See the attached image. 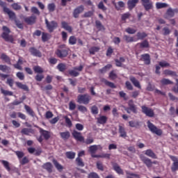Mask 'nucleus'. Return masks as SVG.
Listing matches in <instances>:
<instances>
[{
    "label": "nucleus",
    "mask_w": 178,
    "mask_h": 178,
    "mask_svg": "<svg viewBox=\"0 0 178 178\" xmlns=\"http://www.w3.org/2000/svg\"><path fill=\"white\" fill-rule=\"evenodd\" d=\"M2 30L3 33L1 35V38H3V40L6 42L13 43L15 39H13V36L12 35H9L10 34V29L6 26H3Z\"/></svg>",
    "instance_id": "nucleus-1"
},
{
    "label": "nucleus",
    "mask_w": 178,
    "mask_h": 178,
    "mask_svg": "<svg viewBox=\"0 0 178 178\" xmlns=\"http://www.w3.org/2000/svg\"><path fill=\"white\" fill-rule=\"evenodd\" d=\"M69 48L65 47V46H60L59 49H58L55 51V54L60 59H63V58H66L69 55Z\"/></svg>",
    "instance_id": "nucleus-2"
},
{
    "label": "nucleus",
    "mask_w": 178,
    "mask_h": 178,
    "mask_svg": "<svg viewBox=\"0 0 178 178\" xmlns=\"http://www.w3.org/2000/svg\"><path fill=\"white\" fill-rule=\"evenodd\" d=\"M147 127H148L149 131H151V133H152L153 134H156V136H162V134L163 133L162 129L157 128V127L155 126V124H152V122H151L150 121H147Z\"/></svg>",
    "instance_id": "nucleus-3"
},
{
    "label": "nucleus",
    "mask_w": 178,
    "mask_h": 178,
    "mask_svg": "<svg viewBox=\"0 0 178 178\" xmlns=\"http://www.w3.org/2000/svg\"><path fill=\"white\" fill-rule=\"evenodd\" d=\"M91 101V96L87 94L79 95L77 97V102L79 104H83L84 105H88Z\"/></svg>",
    "instance_id": "nucleus-4"
},
{
    "label": "nucleus",
    "mask_w": 178,
    "mask_h": 178,
    "mask_svg": "<svg viewBox=\"0 0 178 178\" xmlns=\"http://www.w3.org/2000/svg\"><path fill=\"white\" fill-rule=\"evenodd\" d=\"M139 158L147 168H152V165H156V161H152L149 158L144 156L143 154H140Z\"/></svg>",
    "instance_id": "nucleus-5"
},
{
    "label": "nucleus",
    "mask_w": 178,
    "mask_h": 178,
    "mask_svg": "<svg viewBox=\"0 0 178 178\" xmlns=\"http://www.w3.org/2000/svg\"><path fill=\"white\" fill-rule=\"evenodd\" d=\"M83 69L84 66L81 65L79 67H74V70H69L68 73L72 77H77L78 76H80V72H83Z\"/></svg>",
    "instance_id": "nucleus-6"
},
{
    "label": "nucleus",
    "mask_w": 178,
    "mask_h": 178,
    "mask_svg": "<svg viewBox=\"0 0 178 178\" xmlns=\"http://www.w3.org/2000/svg\"><path fill=\"white\" fill-rule=\"evenodd\" d=\"M142 6H143L146 12H149L152 9H154V3L151 0H140Z\"/></svg>",
    "instance_id": "nucleus-7"
},
{
    "label": "nucleus",
    "mask_w": 178,
    "mask_h": 178,
    "mask_svg": "<svg viewBox=\"0 0 178 178\" xmlns=\"http://www.w3.org/2000/svg\"><path fill=\"white\" fill-rule=\"evenodd\" d=\"M45 24L49 33L54 32V30L58 28V22L55 21L49 22L47 19H45Z\"/></svg>",
    "instance_id": "nucleus-8"
},
{
    "label": "nucleus",
    "mask_w": 178,
    "mask_h": 178,
    "mask_svg": "<svg viewBox=\"0 0 178 178\" xmlns=\"http://www.w3.org/2000/svg\"><path fill=\"white\" fill-rule=\"evenodd\" d=\"M142 113L148 116V118H154L155 113H154V110L151 108H148L146 106H141Z\"/></svg>",
    "instance_id": "nucleus-9"
},
{
    "label": "nucleus",
    "mask_w": 178,
    "mask_h": 178,
    "mask_svg": "<svg viewBox=\"0 0 178 178\" xmlns=\"http://www.w3.org/2000/svg\"><path fill=\"white\" fill-rule=\"evenodd\" d=\"M72 137H74L76 141H79V143H84V137L81 135V132L74 130L72 133Z\"/></svg>",
    "instance_id": "nucleus-10"
},
{
    "label": "nucleus",
    "mask_w": 178,
    "mask_h": 178,
    "mask_svg": "<svg viewBox=\"0 0 178 178\" xmlns=\"http://www.w3.org/2000/svg\"><path fill=\"white\" fill-rule=\"evenodd\" d=\"M140 60L144 62L145 65H151V56L149 54H142Z\"/></svg>",
    "instance_id": "nucleus-11"
},
{
    "label": "nucleus",
    "mask_w": 178,
    "mask_h": 178,
    "mask_svg": "<svg viewBox=\"0 0 178 178\" xmlns=\"http://www.w3.org/2000/svg\"><path fill=\"white\" fill-rule=\"evenodd\" d=\"M25 23L29 26H33L37 20V16L32 15L31 17H26L24 19Z\"/></svg>",
    "instance_id": "nucleus-12"
},
{
    "label": "nucleus",
    "mask_w": 178,
    "mask_h": 178,
    "mask_svg": "<svg viewBox=\"0 0 178 178\" xmlns=\"http://www.w3.org/2000/svg\"><path fill=\"white\" fill-rule=\"evenodd\" d=\"M84 12V6L81 5L78 7H76L73 12V16L75 19H77L79 17V15L80 13H83Z\"/></svg>",
    "instance_id": "nucleus-13"
},
{
    "label": "nucleus",
    "mask_w": 178,
    "mask_h": 178,
    "mask_svg": "<svg viewBox=\"0 0 178 178\" xmlns=\"http://www.w3.org/2000/svg\"><path fill=\"white\" fill-rule=\"evenodd\" d=\"M39 133L42 137H44V140H49L51 138V134L49 131L43 129L42 128L38 127Z\"/></svg>",
    "instance_id": "nucleus-14"
},
{
    "label": "nucleus",
    "mask_w": 178,
    "mask_h": 178,
    "mask_svg": "<svg viewBox=\"0 0 178 178\" xmlns=\"http://www.w3.org/2000/svg\"><path fill=\"white\" fill-rule=\"evenodd\" d=\"M178 10L177 9H172V8H170L167 10V12L165 15V19H169V17H175V13H177Z\"/></svg>",
    "instance_id": "nucleus-15"
},
{
    "label": "nucleus",
    "mask_w": 178,
    "mask_h": 178,
    "mask_svg": "<svg viewBox=\"0 0 178 178\" xmlns=\"http://www.w3.org/2000/svg\"><path fill=\"white\" fill-rule=\"evenodd\" d=\"M29 52L33 55V56H36L38 58H41L42 56V54L40 50L37 49L35 47H30Z\"/></svg>",
    "instance_id": "nucleus-16"
},
{
    "label": "nucleus",
    "mask_w": 178,
    "mask_h": 178,
    "mask_svg": "<svg viewBox=\"0 0 178 178\" xmlns=\"http://www.w3.org/2000/svg\"><path fill=\"white\" fill-rule=\"evenodd\" d=\"M98 151V145H93L89 147L88 152L91 154L92 158H98V156L94 154Z\"/></svg>",
    "instance_id": "nucleus-17"
},
{
    "label": "nucleus",
    "mask_w": 178,
    "mask_h": 178,
    "mask_svg": "<svg viewBox=\"0 0 178 178\" xmlns=\"http://www.w3.org/2000/svg\"><path fill=\"white\" fill-rule=\"evenodd\" d=\"M118 133H120V137L122 138H126L127 137V132H126V129L122 125L118 126Z\"/></svg>",
    "instance_id": "nucleus-18"
},
{
    "label": "nucleus",
    "mask_w": 178,
    "mask_h": 178,
    "mask_svg": "<svg viewBox=\"0 0 178 178\" xmlns=\"http://www.w3.org/2000/svg\"><path fill=\"white\" fill-rule=\"evenodd\" d=\"M137 3H138V0H129L127 1L128 9L133 10L137 6Z\"/></svg>",
    "instance_id": "nucleus-19"
},
{
    "label": "nucleus",
    "mask_w": 178,
    "mask_h": 178,
    "mask_svg": "<svg viewBox=\"0 0 178 178\" xmlns=\"http://www.w3.org/2000/svg\"><path fill=\"white\" fill-rule=\"evenodd\" d=\"M3 12L4 13L8 15V17L9 19H10V20H15L16 19V14L15 13V12L10 10V9L5 8V11Z\"/></svg>",
    "instance_id": "nucleus-20"
},
{
    "label": "nucleus",
    "mask_w": 178,
    "mask_h": 178,
    "mask_svg": "<svg viewBox=\"0 0 178 178\" xmlns=\"http://www.w3.org/2000/svg\"><path fill=\"white\" fill-rule=\"evenodd\" d=\"M61 27L62 29H64V30H66V31H68V33H72L73 31V28H72V26L65 21L61 22Z\"/></svg>",
    "instance_id": "nucleus-21"
},
{
    "label": "nucleus",
    "mask_w": 178,
    "mask_h": 178,
    "mask_svg": "<svg viewBox=\"0 0 178 178\" xmlns=\"http://www.w3.org/2000/svg\"><path fill=\"white\" fill-rule=\"evenodd\" d=\"M145 155H146L147 156H149V158H152V159H158V156H156V154L151 149H148L145 150Z\"/></svg>",
    "instance_id": "nucleus-22"
},
{
    "label": "nucleus",
    "mask_w": 178,
    "mask_h": 178,
    "mask_svg": "<svg viewBox=\"0 0 178 178\" xmlns=\"http://www.w3.org/2000/svg\"><path fill=\"white\" fill-rule=\"evenodd\" d=\"M128 106L131 112L133 113H137V107L136 106V104H134V101L132 99L129 100L128 102Z\"/></svg>",
    "instance_id": "nucleus-23"
},
{
    "label": "nucleus",
    "mask_w": 178,
    "mask_h": 178,
    "mask_svg": "<svg viewBox=\"0 0 178 178\" xmlns=\"http://www.w3.org/2000/svg\"><path fill=\"white\" fill-rule=\"evenodd\" d=\"M130 81L134 84V87H136L137 88H139V90H141V85L140 84V81L136 79L134 76H131L129 78Z\"/></svg>",
    "instance_id": "nucleus-24"
},
{
    "label": "nucleus",
    "mask_w": 178,
    "mask_h": 178,
    "mask_svg": "<svg viewBox=\"0 0 178 178\" xmlns=\"http://www.w3.org/2000/svg\"><path fill=\"white\" fill-rule=\"evenodd\" d=\"M97 123L99 124H106V122H108V117L101 115L99 118H97Z\"/></svg>",
    "instance_id": "nucleus-25"
},
{
    "label": "nucleus",
    "mask_w": 178,
    "mask_h": 178,
    "mask_svg": "<svg viewBox=\"0 0 178 178\" xmlns=\"http://www.w3.org/2000/svg\"><path fill=\"white\" fill-rule=\"evenodd\" d=\"M113 168L116 172V173H118V175H124L123 170L121 169L120 166H119V164H118L116 163H113Z\"/></svg>",
    "instance_id": "nucleus-26"
},
{
    "label": "nucleus",
    "mask_w": 178,
    "mask_h": 178,
    "mask_svg": "<svg viewBox=\"0 0 178 178\" xmlns=\"http://www.w3.org/2000/svg\"><path fill=\"white\" fill-rule=\"evenodd\" d=\"M15 86L20 88L21 90H23L24 91H29V86L26 84H22V82L17 81L15 82Z\"/></svg>",
    "instance_id": "nucleus-27"
},
{
    "label": "nucleus",
    "mask_w": 178,
    "mask_h": 178,
    "mask_svg": "<svg viewBox=\"0 0 178 178\" xmlns=\"http://www.w3.org/2000/svg\"><path fill=\"white\" fill-rule=\"evenodd\" d=\"M21 134L24 136H30V134H34V130H33V129L24 128L21 130Z\"/></svg>",
    "instance_id": "nucleus-28"
},
{
    "label": "nucleus",
    "mask_w": 178,
    "mask_h": 178,
    "mask_svg": "<svg viewBox=\"0 0 178 178\" xmlns=\"http://www.w3.org/2000/svg\"><path fill=\"white\" fill-rule=\"evenodd\" d=\"M43 169H45L49 173H52V163L47 162L44 163L42 166Z\"/></svg>",
    "instance_id": "nucleus-29"
},
{
    "label": "nucleus",
    "mask_w": 178,
    "mask_h": 178,
    "mask_svg": "<svg viewBox=\"0 0 178 178\" xmlns=\"http://www.w3.org/2000/svg\"><path fill=\"white\" fill-rule=\"evenodd\" d=\"M3 168L7 170V172H10L11 170H13L12 168H10V163H8V161L1 160V161Z\"/></svg>",
    "instance_id": "nucleus-30"
},
{
    "label": "nucleus",
    "mask_w": 178,
    "mask_h": 178,
    "mask_svg": "<svg viewBox=\"0 0 178 178\" xmlns=\"http://www.w3.org/2000/svg\"><path fill=\"white\" fill-rule=\"evenodd\" d=\"M60 136L63 140H69V138H70V132L69 131L60 132Z\"/></svg>",
    "instance_id": "nucleus-31"
},
{
    "label": "nucleus",
    "mask_w": 178,
    "mask_h": 178,
    "mask_svg": "<svg viewBox=\"0 0 178 178\" xmlns=\"http://www.w3.org/2000/svg\"><path fill=\"white\" fill-rule=\"evenodd\" d=\"M138 45H139L141 49H144V48H149V42L147 40H145L143 42L138 43Z\"/></svg>",
    "instance_id": "nucleus-32"
},
{
    "label": "nucleus",
    "mask_w": 178,
    "mask_h": 178,
    "mask_svg": "<svg viewBox=\"0 0 178 178\" xmlns=\"http://www.w3.org/2000/svg\"><path fill=\"white\" fill-rule=\"evenodd\" d=\"M22 65H23V60L22 58H19L17 63L14 64L13 66L15 69H17V70H23Z\"/></svg>",
    "instance_id": "nucleus-33"
},
{
    "label": "nucleus",
    "mask_w": 178,
    "mask_h": 178,
    "mask_svg": "<svg viewBox=\"0 0 178 178\" xmlns=\"http://www.w3.org/2000/svg\"><path fill=\"white\" fill-rule=\"evenodd\" d=\"M163 74L165 76H171V77H177V74L176 72L172 71L170 70H165L163 71Z\"/></svg>",
    "instance_id": "nucleus-34"
},
{
    "label": "nucleus",
    "mask_w": 178,
    "mask_h": 178,
    "mask_svg": "<svg viewBox=\"0 0 178 178\" xmlns=\"http://www.w3.org/2000/svg\"><path fill=\"white\" fill-rule=\"evenodd\" d=\"M24 109L26 111V112L29 113V115H30V116H32V118H34V116H35V113H34V111H33V109H31V106L25 104Z\"/></svg>",
    "instance_id": "nucleus-35"
},
{
    "label": "nucleus",
    "mask_w": 178,
    "mask_h": 178,
    "mask_svg": "<svg viewBox=\"0 0 178 178\" xmlns=\"http://www.w3.org/2000/svg\"><path fill=\"white\" fill-rule=\"evenodd\" d=\"M0 70L3 73H9L10 72V67H8L6 65H0Z\"/></svg>",
    "instance_id": "nucleus-36"
},
{
    "label": "nucleus",
    "mask_w": 178,
    "mask_h": 178,
    "mask_svg": "<svg viewBox=\"0 0 178 178\" xmlns=\"http://www.w3.org/2000/svg\"><path fill=\"white\" fill-rule=\"evenodd\" d=\"M138 40H144L146 37H148V34L145 32H138L136 34Z\"/></svg>",
    "instance_id": "nucleus-37"
},
{
    "label": "nucleus",
    "mask_w": 178,
    "mask_h": 178,
    "mask_svg": "<svg viewBox=\"0 0 178 178\" xmlns=\"http://www.w3.org/2000/svg\"><path fill=\"white\" fill-rule=\"evenodd\" d=\"M33 69V72H35V73H38V74H42V73H44V70L39 65L34 66Z\"/></svg>",
    "instance_id": "nucleus-38"
},
{
    "label": "nucleus",
    "mask_w": 178,
    "mask_h": 178,
    "mask_svg": "<svg viewBox=\"0 0 178 178\" xmlns=\"http://www.w3.org/2000/svg\"><path fill=\"white\" fill-rule=\"evenodd\" d=\"M65 156L67 159H74L76 158V152H67L65 153Z\"/></svg>",
    "instance_id": "nucleus-39"
},
{
    "label": "nucleus",
    "mask_w": 178,
    "mask_h": 178,
    "mask_svg": "<svg viewBox=\"0 0 178 178\" xmlns=\"http://www.w3.org/2000/svg\"><path fill=\"white\" fill-rule=\"evenodd\" d=\"M75 162H76V165L78 166H79L80 168H84V166H85L84 161H83V159L81 158L77 157L75 159Z\"/></svg>",
    "instance_id": "nucleus-40"
},
{
    "label": "nucleus",
    "mask_w": 178,
    "mask_h": 178,
    "mask_svg": "<svg viewBox=\"0 0 178 178\" xmlns=\"http://www.w3.org/2000/svg\"><path fill=\"white\" fill-rule=\"evenodd\" d=\"M95 25H96V28L97 29V30H99V31H101L102 30H105V27L104 26V25H102V23H101V21L96 20Z\"/></svg>",
    "instance_id": "nucleus-41"
},
{
    "label": "nucleus",
    "mask_w": 178,
    "mask_h": 178,
    "mask_svg": "<svg viewBox=\"0 0 178 178\" xmlns=\"http://www.w3.org/2000/svg\"><path fill=\"white\" fill-rule=\"evenodd\" d=\"M1 59L2 60H4V62H6V63H10V58H9V56L5 54H1Z\"/></svg>",
    "instance_id": "nucleus-42"
},
{
    "label": "nucleus",
    "mask_w": 178,
    "mask_h": 178,
    "mask_svg": "<svg viewBox=\"0 0 178 178\" xmlns=\"http://www.w3.org/2000/svg\"><path fill=\"white\" fill-rule=\"evenodd\" d=\"M68 42L70 45H76L77 42V38H76L74 35L70 36Z\"/></svg>",
    "instance_id": "nucleus-43"
},
{
    "label": "nucleus",
    "mask_w": 178,
    "mask_h": 178,
    "mask_svg": "<svg viewBox=\"0 0 178 178\" xmlns=\"http://www.w3.org/2000/svg\"><path fill=\"white\" fill-rule=\"evenodd\" d=\"M156 9H163V8H168V3L157 2L156 3Z\"/></svg>",
    "instance_id": "nucleus-44"
},
{
    "label": "nucleus",
    "mask_w": 178,
    "mask_h": 178,
    "mask_svg": "<svg viewBox=\"0 0 178 178\" xmlns=\"http://www.w3.org/2000/svg\"><path fill=\"white\" fill-rule=\"evenodd\" d=\"M123 38H124V40H125L126 42H127V43L135 42V41H136V40H134V37H131L127 35H124Z\"/></svg>",
    "instance_id": "nucleus-45"
},
{
    "label": "nucleus",
    "mask_w": 178,
    "mask_h": 178,
    "mask_svg": "<svg viewBox=\"0 0 178 178\" xmlns=\"http://www.w3.org/2000/svg\"><path fill=\"white\" fill-rule=\"evenodd\" d=\"M103 81L106 86L110 87L111 88H116V86L113 82H111L106 79H103Z\"/></svg>",
    "instance_id": "nucleus-46"
},
{
    "label": "nucleus",
    "mask_w": 178,
    "mask_h": 178,
    "mask_svg": "<svg viewBox=\"0 0 178 178\" xmlns=\"http://www.w3.org/2000/svg\"><path fill=\"white\" fill-rule=\"evenodd\" d=\"M57 69L59 72H65L66 70V64L60 63L57 65Z\"/></svg>",
    "instance_id": "nucleus-47"
},
{
    "label": "nucleus",
    "mask_w": 178,
    "mask_h": 178,
    "mask_svg": "<svg viewBox=\"0 0 178 178\" xmlns=\"http://www.w3.org/2000/svg\"><path fill=\"white\" fill-rule=\"evenodd\" d=\"M1 94H3L5 95V97H6L8 95L9 97H12L13 95V92L4 90L3 88H1Z\"/></svg>",
    "instance_id": "nucleus-48"
},
{
    "label": "nucleus",
    "mask_w": 178,
    "mask_h": 178,
    "mask_svg": "<svg viewBox=\"0 0 178 178\" xmlns=\"http://www.w3.org/2000/svg\"><path fill=\"white\" fill-rule=\"evenodd\" d=\"M51 35L45 32H43L42 33V40L43 41V42H47V41H48V40H49V37Z\"/></svg>",
    "instance_id": "nucleus-49"
},
{
    "label": "nucleus",
    "mask_w": 178,
    "mask_h": 178,
    "mask_svg": "<svg viewBox=\"0 0 178 178\" xmlns=\"http://www.w3.org/2000/svg\"><path fill=\"white\" fill-rule=\"evenodd\" d=\"M161 83L163 86H168L169 84H173V81H172L168 79H163L161 80Z\"/></svg>",
    "instance_id": "nucleus-50"
},
{
    "label": "nucleus",
    "mask_w": 178,
    "mask_h": 178,
    "mask_svg": "<svg viewBox=\"0 0 178 178\" xmlns=\"http://www.w3.org/2000/svg\"><path fill=\"white\" fill-rule=\"evenodd\" d=\"M6 84L9 86V87H10V88H13V85L15 84V80H13V79H12V78H8V79H7Z\"/></svg>",
    "instance_id": "nucleus-51"
},
{
    "label": "nucleus",
    "mask_w": 178,
    "mask_h": 178,
    "mask_svg": "<svg viewBox=\"0 0 178 178\" xmlns=\"http://www.w3.org/2000/svg\"><path fill=\"white\" fill-rule=\"evenodd\" d=\"M98 51H99V47H92L89 49L90 55H95V52H98Z\"/></svg>",
    "instance_id": "nucleus-52"
},
{
    "label": "nucleus",
    "mask_w": 178,
    "mask_h": 178,
    "mask_svg": "<svg viewBox=\"0 0 178 178\" xmlns=\"http://www.w3.org/2000/svg\"><path fill=\"white\" fill-rule=\"evenodd\" d=\"M126 33H127L128 34H136V33H137V29H134L133 28L131 27H128L125 29Z\"/></svg>",
    "instance_id": "nucleus-53"
},
{
    "label": "nucleus",
    "mask_w": 178,
    "mask_h": 178,
    "mask_svg": "<svg viewBox=\"0 0 178 178\" xmlns=\"http://www.w3.org/2000/svg\"><path fill=\"white\" fill-rule=\"evenodd\" d=\"M64 119H65V123L68 127H72V126H73V124L72 123V120H70V118H69V117H67V115H65L64 117Z\"/></svg>",
    "instance_id": "nucleus-54"
},
{
    "label": "nucleus",
    "mask_w": 178,
    "mask_h": 178,
    "mask_svg": "<svg viewBox=\"0 0 178 178\" xmlns=\"http://www.w3.org/2000/svg\"><path fill=\"white\" fill-rule=\"evenodd\" d=\"M97 7H98V9H101V10H103L104 12H105V10H106L107 9L105 5H104V1H100Z\"/></svg>",
    "instance_id": "nucleus-55"
},
{
    "label": "nucleus",
    "mask_w": 178,
    "mask_h": 178,
    "mask_svg": "<svg viewBox=\"0 0 178 178\" xmlns=\"http://www.w3.org/2000/svg\"><path fill=\"white\" fill-rule=\"evenodd\" d=\"M178 170V161L176 162H174L172 163V166L171 167V170L172 172H176V170Z\"/></svg>",
    "instance_id": "nucleus-56"
},
{
    "label": "nucleus",
    "mask_w": 178,
    "mask_h": 178,
    "mask_svg": "<svg viewBox=\"0 0 178 178\" xmlns=\"http://www.w3.org/2000/svg\"><path fill=\"white\" fill-rule=\"evenodd\" d=\"M16 76L17 77V79H19V80H24V74L22 72H17Z\"/></svg>",
    "instance_id": "nucleus-57"
},
{
    "label": "nucleus",
    "mask_w": 178,
    "mask_h": 178,
    "mask_svg": "<svg viewBox=\"0 0 178 178\" xmlns=\"http://www.w3.org/2000/svg\"><path fill=\"white\" fill-rule=\"evenodd\" d=\"M113 54V49H112V47H109L106 51V56H112V54Z\"/></svg>",
    "instance_id": "nucleus-58"
},
{
    "label": "nucleus",
    "mask_w": 178,
    "mask_h": 178,
    "mask_svg": "<svg viewBox=\"0 0 178 178\" xmlns=\"http://www.w3.org/2000/svg\"><path fill=\"white\" fill-rule=\"evenodd\" d=\"M54 165L56 166V169L58 170H63V166L60 165L58 161H54Z\"/></svg>",
    "instance_id": "nucleus-59"
},
{
    "label": "nucleus",
    "mask_w": 178,
    "mask_h": 178,
    "mask_svg": "<svg viewBox=\"0 0 178 178\" xmlns=\"http://www.w3.org/2000/svg\"><path fill=\"white\" fill-rule=\"evenodd\" d=\"M43 79H44V74H38L35 76V80H36V81H42Z\"/></svg>",
    "instance_id": "nucleus-60"
},
{
    "label": "nucleus",
    "mask_w": 178,
    "mask_h": 178,
    "mask_svg": "<svg viewBox=\"0 0 178 178\" xmlns=\"http://www.w3.org/2000/svg\"><path fill=\"white\" fill-rule=\"evenodd\" d=\"M91 113L92 115H98V107L97 106H92Z\"/></svg>",
    "instance_id": "nucleus-61"
},
{
    "label": "nucleus",
    "mask_w": 178,
    "mask_h": 178,
    "mask_svg": "<svg viewBox=\"0 0 178 178\" xmlns=\"http://www.w3.org/2000/svg\"><path fill=\"white\" fill-rule=\"evenodd\" d=\"M88 178H100L97 172H90L88 175Z\"/></svg>",
    "instance_id": "nucleus-62"
},
{
    "label": "nucleus",
    "mask_w": 178,
    "mask_h": 178,
    "mask_svg": "<svg viewBox=\"0 0 178 178\" xmlns=\"http://www.w3.org/2000/svg\"><path fill=\"white\" fill-rule=\"evenodd\" d=\"M47 8L50 12H54L55 10V8H56L55 3H49L48 5Z\"/></svg>",
    "instance_id": "nucleus-63"
},
{
    "label": "nucleus",
    "mask_w": 178,
    "mask_h": 178,
    "mask_svg": "<svg viewBox=\"0 0 178 178\" xmlns=\"http://www.w3.org/2000/svg\"><path fill=\"white\" fill-rule=\"evenodd\" d=\"M94 15V10L88 11L83 14V17H91Z\"/></svg>",
    "instance_id": "nucleus-64"
}]
</instances>
